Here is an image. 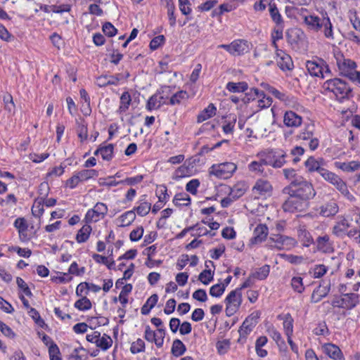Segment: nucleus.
I'll return each instance as SVG.
<instances>
[{"label":"nucleus","mask_w":360,"mask_h":360,"mask_svg":"<svg viewBox=\"0 0 360 360\" xmlns=\"http://www.w3.org/2000/svg\"><path fill=\"white\" fill-rule=\"evenodd\" d=\"M221 189L226 193H229L232 198L238 200L242 197L248 190V186L244 181L236 183L232 188L226 185H221Z\"/></svg>","instance_id":"2eb2a0df"},{"label":"nucleus","mask_w":360,"mask_h":360,"mask_svg":"<svg viewBox=\"0 0 360 360\" xmlns=\"http://www.w3.org/2000/svg\"><path fill=\"white\" fill-rule=\"evenodd\" d=\"M91 231V226H82L76 235V240L77 243H81L86 242L89 239Z\"/></svg>","instance_id":"79ce46f5"},{"label":"nucleus","mask_w":360,"mask_h":360,"mask_svg":"<svg viewBox=\"0 0 360 360\" xmlns=\"http://www.w3.org/2000/svg\"><path fill=\"white\" fill-rule=\"evenodd\" d=\"M268 235V226H256L254 236L251 239L252 244H258L264 241Z\"/></svg>","instance_id":"a878e982"},{"label":"nucleus","mask_w":360,"mask_h":360,"mask_svg":"<svg viewBox=\"0 0 360 360\" xmlns=\"http://www.w3.org/2000/svg\"><path fill=\"white\" fill-rule=\"evenodd\" d=\"M214 271L210 269L203 270L199 275L198 279L205 285H207L213 280Z\"/></svg>","instance_id":"13d9d810"},{"label":"nucleus","mask_w":360,"mask_h":360,"mask_svg":"<svg viewBox=\"0 0 360 360\" xmlns=\"http://www.w3.org/2000/svg\"><path fill=\"white\" fill-rule=\"evenodd\" d=\"M269 13L272 20L277 25H284L283 18L275 4H269Z\"/></svg>","instance_id":"58836bf2"},{"label":"nucleus","mask_w":360,"mask_h":360,"mask_svg":"<svg viewBox=\"0 0 360 360\" xmlns=\"http://www.w3.org/2000/svg\"><path fill=\"white\" fill-rule=\"evenodd\" d=\"M283 123L288 127H298L302 123V117L292 110L286 111L283 116Z\"/></svg>","instance_id":"a211bd4d"},{"label":"nucleus","mask_w":360,"mask_h":360,"mask_svg":"<svg viewBox=\"0 0 360 360\" xmlns=\"http://www.w3.org/2000/svg\"><path fill=\"white\" fill-rule=\"evenodd\" d=\"M271 338L275 340L280 347V349H285L286 348L285 342L282 340L281 333L274 328H272L270 331Z\"/></svg>","instance_id":"052dcab7"},{"label":"nucleus","mask_w":360,"mask_h":360,"mask_svg":"<svg viewBox=\"0 0 360 360\" xmlns=\"http://www.w3.org/2000/svg\"><path fill=\"white\" fill-rule=\"evenodd\" d=\"M118 81V78L114 76L101 75L96 78V84L100 87H104L108 85H117Z\"/></svg>","instance_id":"7c9ffc66"},{"label":"nucleus","mask_w":360,"mask_h":360,"mask_svg":"<svg viewBox=\"0 0 360 360\" xmlns=\"http://www.w3.org/2000/svg\"><path fill=\"white\" fill-rule=\"evenodd\" d=\"M188 97V94L186 91H179L170 98L169 104L172 105H179L186 101Z\"/></svg>","instance_id":"c9c22d12"},{"label":"nucleus","mask_w":360,"mask_h":360,"mask_svg":"<svg viewBox=\"0 0 360 360\" xmlns=\"http://www.w3.org/2000/svg\"><path fill=\"white\" fill-rule=\"evenodd\" d=\"M114 146L112 144L109 143L106 146H100L95 152L94 155H98L100 154L103 160L110 161L113 157Z\"/></svg>","instance_id":"bb28decb"},{"label":"nucleus","mask_w":360,"mask_h":360,"mask_svg":"<svg viewBox=\"0 0 360 360\" xmlns=\"http://www.w3.org/2000/svg\"><path fill=\"white\" fill-rule=\"evenodd\" d=\"M283 328L287 337L290 338L293 332V319L290 314H286L285 316Z\"/></svg>","instance_id":"de8ad7c7"},{"label":"nucleus","mask_w":360,"mask_h":360,"mask_svg":"<svg viewBox=\"0 0 360 360\" xmlns=\"http://www.w3.org/2000/svg\"><path fill=\"white\" fill-rule=\"evenodd\" d=\"M224 302L226 305V314L228 316H231L238 311L242 303V294L240 289L230 292Z\"/></svg>","instance_id":"6e6552de"},{"label":"nucleus","mask_w":360,"mask_h":360,"mask_svg":"<svg viewBox=\"0 0 360 360\" xmlns=\"http://www.w3.org/2000/svg\"><path fill=\"white\" fill-rule=\"evenodd\" d=\"M224 285L215 284L210 288V295L212 297H219L224 293Z\"/></svg>","instance_id":"338daca9"},{"label":"nucleus","mask_w":360,"mask_h":360,"mask_svg":"<svg viewBox=\"0 0 360 360\" xmlns=\"http://www.w3.org/2000/svg\"><path fill=\"white\" fill-rule=\"evenodd\" d=\"M173 202L176 206H188L191 203V198L186 193H179L175 195Z\"/></svg>","instance_id":"4c0bfd02"},{"label":"nucleus","mask_w":360,"mask_h":360,"mask_svg":"<svg viewBox=\"0 0 360 360\" xmlns=\"http://www.w3.org/2000/svg\"><path fill=\"white\" fill-rule=\"evenodd\" d=\"M219 47L225 49L233 56H240L249 51V46L244 40H235L230 44H221Z\"/></svg>","instance_id":"4468645a"},{"label":"nucleus","mask_w":360,"mask_h":360,"mask_svg":"<svg viewBox=\"0 0 360 360\" xmlns=\"http://www.w3.org/2000/svg\"><path fill=\"white\" fill-rule=\"evenodd\" d=\"M303 19L309 30L314 32H319L321 30L323 18H321L315 15H309L303 16Z\"/></svg>","instance_id":"6ab92c4d"},{"label":"nucleus","mask_w":360,"mask_h":360,"mask_svg":"<svg viewBox=\"0 0 360 360\" xmlns=\"http://www.w3.org/2000/svg\"><path fill=\"white\" fill-rule=\"evenodd\" d=\"M338 211V206L335 202L331 201L321 207V214L323 217L335 215Z\"/></svg>","instance_id":"473e14b6"},{"label":"nucleus","mask_w":360,"mask_h":360,"mask_svg":"<svg viewBox=\"0 0 360 360\" xmlns=\"http://www.w3.org/2000/svg\"><path fill=\"white\" fill-rule=\"evenodd\" d=\"M321 29L324 37L327 39L333 42L338 41L333 32V26L328 16L323 17V22H322Z\"/></svg>","instance_id":"5701e85b"},{"label":"nucleus","mask_w":360,"mask_h":360,"mask_svg":"<svg viewBox=\"0 0 360 360\" xmlns=\"http://www.w3.org/2000/svg\"><path fill=\"white\" fill-rule=\"evenodd\" d=\"M304 148L302 146H295L290 150V155L293 156L292 162L297 164L300 161V156H302L304 153Z\"/></svg>","instance_id":"680f3d73"},{"label":"nucleus","mask_w":360,"mask_h":360,"mask_svg":"<svg viewBox=\"0 0 360 360\" xmlns=\"http://www.w3.org/2000/svg\"><path fill=\"white\" fill-rule=\"evenodd\" d=\"M304 165L309 172H317L321 174V170H323L324 160L323 158L316 159L314 157H309L304 162Z\"/></svg>","instance_id":"aec40b11"},{"label":"nucleus","mask_w":360,"mask_h":360,"mask_svg":"<svg viewBox=\"0 0 360 360\" xmlns=\"http://www.w3.org/2000/svg\"><path fill=\"white\" fill-rule=\"evenodd\" d=\"M81 181H85L91 178L98 176V172L95 169H83L77 172Z\"/></svg>","instance_id":"5fc2aeb1"},{"label":"nucleus","mask_w":360,"mask_h":360,"mask_svg":"<svg viewBox=\"0 0 360 360\" xmlns=\"http://www.w3.org/2000/svg\"><path fill=\"white\" fill-rule=\"evenodd\" d=\"M186 351V347L181 340L176 339L173 341L172 347V354L174 356H180L183 355Z\"/></svg>","instance_id":"ea45409f"},{"label":"nucleus","mask_w":360,"mask_h":360,"mask_svg":"<svg viewBox=\"0 0 360 360\" xmlns=\"http://www.w3.org/2000/svg\"><path fill=\"white\" fill-rule=\"evenodd\" d=\"M324 180L333 185L342 195H349L346 183L336 174L324 169L320 174Z\"/></svg>","instance_id":"0eeeda50"},{"label":"nucleus","mask_w":360,"mask_h":360,"mask_svg":"<svg viewBox=\"0 0 360 360\" xmlns=\"http://www.w3.org/2000/svg\"><path fill=\"white\" fill-rule=\"evenodd\" d=\"M145 350V342L143 340L139 338L136 340V341L132 342L131 347H130V352L132 354H137L142 352H144Z\"/></svg>","instance_id":"bf43d9fd"},{"label":"nucleus","mask_w":360,"mask_h":360,"mask_svg":"<svg viewBox=\"0 0 360 360\" xmlns=\"http://www.w3.org/2000/svg\"><path fill=\"white\" fill-rule=\"evenodd\" d=\"M43 202L44 201L42 198L40 197H38L37 199H35L32 207V212L34 215L39 217L41 214H42L44 206Z\"/></svg>","instance_id":"3c124183"},{"label":"nucleus","mask_w":360,"mask_h":360,"mask_svg":"<svg viewBox=\"0 0 360 360\" xmlns=\"http://www.w3.org/2000/svg\"><path fill=\"white\" fill-rule=\"evenodd\" d=\"M254 327L255 326L252 322H250L245 319L238 330L240 336L241 338H245L252 330Z\"/></svg>","instance_id":"09e8293b"},{"label":"nucleus","mask_w":360,"mask_h":360,"mask_svg":"<svg viewBox=\"0 0 360 360\" xmlns=\"http://www.w3.org/2000/svg\"><path fill=\"white\" fill-rule=\"evenodd\" d=\"M226 89L232 93L244 92L248 88V85L245 82H228L226 86Z\"/></svg>","instance_id":"72a5a7b5"},{"label":"nucleus","mask_w":360,"mask_h":360,"mask_svg":"<svg viewBox=\"0 0 360 360\" xmlns=\"http://www.w3.org/2000/svg\"><path fill=\"white\" fill-rule=\"evenodd\" d=\"M323 89L325 91L333 93L339 102L348 100L352 92L350 86L338 78L326 80L323 84Z\"/></svg>","instance_id":"f03ea898"},{"label":"nucleus","mask_w":360,"mask_h":360,"mask_svg":"<svg viewBox=\"0 0 360 360\" xmlns=\"http://www.w3.org/2000/svg\"><path fill=\"white\" fill-rule=\"evenodd\" d=\"M359 303V295L355 293L343 294L341 297L335 298L332 302L335 307L344 308L347 309H353Z\"/></svg>","instance_id":"f8f14e48"},{"label":"nucleus","mask_w":360,"mask_h":360,"mask_svg":"<svg viewBox=\"0 0 360 360\" xmlns=\"http://www.w3.org/2000/svg\"><path fill=\"white\" fill-rule=\"evenodd\" d=\"M156 195L158 197L160 202H164L166 201L169 198L167 187L164 185L159 186L156 190Z\"/></svg>","instance_id":"69168bd1"},{"label":"nucleus","mask_w":360,"mask_h":360,"mask_svg":"<svg viewBox=\"0 0 360 360\" xmlns=\"http://www.w3.org/2000/svg\"><path fill=\"white\" fill-rule=\"evenodd\" d=\"M337 168L342 169L344 172H351L360 169V162L351 161L349 162H335Z\"/></svg>","instance_id":"c85d7f7f"},{"label":"nucleus","mask_w":360,"mask_h":360,"mask_svg":"<svg viewBox=\"0 0 360 360\" xmlns=\"http://www.w3.org/2000/svg\"><path fill=\"white\" fill-rule=\"evenodd\" d=\"M236 122V117L229 116L223 123L222 129L226 134H232L234 131V127Z\"/></svg>","instance_id":"a19ab883"},{"label":"nucleus","mask_w":360,"mask_h":360,"mask_svg":"<svg viewBox=\"0 0 360 360\" xmlns=\"http://www.w3.org/2000/svg\"><path fill=\"white\" fill-rule=\"evenodd\" d=\"M298 236L303 245L306 247H309L314 242L311 234L305 229H299Z\"/></svg>","instance_id":"49530a36"},{"label":"nucleus","mask_w":360,"mask_h":360,"mask_svg":"<svg viewBox=\"0 0 360 360\" xmlns=\"http://www.w3.org/2000/svg\"><path fill=\"white\" fill-rule=\"evenodd\" d=\"M309 201L298 198L295 195H289L288 198L283 204V209L285 212H294L295 211H303L307 208Z\"/></svg>","instance_id":"9d476101"},{"label":"nucleus","mask_w":360,"mask_h":360,"mask_svg":"<svg viewBox=\"0 0 360 360\" xmlns=\"http://www.w3.org/2000/svg\"><path fill=\"white\" fill-rule=\"evenodd\" d=\"M200 186V181L197 179H193L188 181L186 185V190L193 195H195L198 192V188Z\"/></svg>","instance_id":"0e129e2a"},{"label":"nucleus","mask_w":360,"mask_h":360,"mask_svg":"<svg viewBox=\"0 0 360 360\" xmlns=\"http://www.w3.org/2000/svg\"><path fill=\"white\" fill-rule=\"evenodd\" d=\"M158 301V296L157 294L152 295L141 307V311L143 315H147L150 310L155 306Z\"/></svg>","instance_id":"e433bc0d"},{"label":"nucleus","mask_w":360,"mask_h":360,"mask_svg":"<svg viewBox=\"0 0 360 360\" xmlns=\"http://www.w3.org/2000/svg\"><path fill=\"white\" fill-rule=\"evenodd\" d=\"M306 68L312 77H324L325 73L329 72L325 62L320 58L307 61Z\"/></svg>","instance_id":"9b49d317"},{"label":"nucleus","mask_w":360,"mask_h":360,"mask_svg":"<svg viewBox=\"0 0 360 360\" xmlns=\"http://www.w3.org/2000/svg\"><path fill=\"white\" fill-rule=\"evenodd\" d=\"M217 108L213 103H210L207 108L200 112L198 115V122H202L216 115Z\"/></svg>","instance_id":"cd10ccee"},{"label":"nucleus","mask_w":360,"mask_h":360,"mask_svg":"<svg viewBox=\"0 0 360 360\" xmlns=\"http://www.w3.org/2000/svg\"><path fill=\"white\" fill-rule=\"evenodd\" d=\"M272 193L273 186L265 179H257L252 188V194L255 199H266L271 196Z\"/></svg>","instance_id":"423d86ee"},{"label":"nucleus","mask_w":360,"mask_h":360,"mask_svg":"<svg viewBox=\"0 0 360 360\" xmlns=\"http://www.w3.org/2000/svg\"><path fill=\"white\" fill-rule=\"evenodd\" d=\"M237 169V165L231 162L214 164L209 168V174L218 179H228L231 178Z\"/></svg>","instance_id":"20e7f679"},{"label":"nucleus","mask_w":360,"mask_h":360,"mask_svg":"<svg viewBox=\"0 0 360 360\" xmlns=\"http://www.w3.org/2000/svg\"><path fill=\"white\" fill-rule=\"evenodd\" d=\"M315 127L312 124H305L304 127L297 134V141H309V147L315 150L319 146V140L314 136Z\"/></svg>","instance_id":"39448f33"},{"label":"nucleus","mask_w":360,"mask_h":360,"mask_svg":"<svg viewBox=\"0 0 360 360\" xmlns=\"http://www.w3.org/2000/svg\"><path fill=\"white\" fill-rule=\"evenodd\" d=\"M264 158H262L259 161H252L248 165V170L256 175H261L264 172L263 166L265 165L264 164L263 160Z\"/></svg>","instance_id":"37998d69"},{"label":"nucleus","mask_w":360,"mask_h":360,"mask_svg":"<svg viewBox=\"0 0 360 360\" xmlns=\"http://www.w3.org/2000/svg\"><path fill=\"white\" fill-rule=\"evenodd\" d=\"M107 212V206L103 202H97L92 209L88 210L84 220L87 224L96 223L103 219Z\"/></svg>","instance_id":"ddd939ff"},{"label":"nucleus","mask_w":360,"mask_h":360,"mask_svg":"<svg viewBox=\"0 0 360 360\" xmlns=\"http://www.w3.org/2000/svg\"><path fill=\"white\" fill-rule=\"evenodd\" d=\"M254 93L258 96L259 99L256 101L257 107L259 110L269 108L272 103V98L266 96L265 94L257 89H254Z\"/></svg>","instance_id":"393cba45"},{"label":"nucleus","mask_w":360,"mask_h":360,"mask_svg":"<svg viewBox=\"0 0 360 360\" xmlns=\"http://www.w3.org/2000/svg\"><path fill=\"white\" fill-rule=\"evenodd\" d=\"M75 307L80 311L89 310L91 308V302L86 296L82 297L81 299L77 300L74 304Z\"/></svg>","instance_id":"a18cd8bd"},{"label":"nucleus","mask_w":360,"mask_h":360,"mask_svg":"<svg viewBox=\"0 0 360 360\" xmlns=\"http://www.w3.org/2000/svg\"><path fill=\"white\" fill-rule=\"evenodd\" d=\"M316 243L317 250L321 252L331 253L334 251L333 243L330 241V238L328 235L319 236L316 239Z\"/></svg>","instance_id":"412c9836"},{"label":"nucleus","mask_w":360,"mask_h":360,"mask_svg":"<svg viewBox=\"0 0 360 360\" xmlns=\"http://www.w3.org/2000/svg\"><path fill=\"white\" fill-rule=\"evenodd\" d=\"M349 18L350 22L353 26V27L360 32V20L356 17V11L354 10H350L349 11Z\"/></svg>","instance_id":"774afa93"},{"label":"nucleus","mask_w":360,"mask_h":360,"mask_svg":"<svg viewBox=\"0 0 360 360\" xmlns=\"http://www.w3.org/2000/svg\"><path fill=\"white\" fill-rule=\"evenodd\" d=\"M165 103V98L160 92L153 94L146 103V109L149 111L157 110Z\"/></svg>","instance_id":"4be33fe9"},{"label":"nucleus","mask_w":360,"mask_h":360,"mask_svg":"<svg viewBox=\"0 0 360 360\" xmlns=\"http://www.w3.org/2000/svg\"><path fill=\"white\" fill-rule=\"evenodd\" d=\"M323 354L334 360H345L344 355L338 346L332 343H326L321 347Z\"/></svg>","instance_id":"dca6fc26"},{"label":"nucleus","mask_w":360,"mask_h":360,"mask_svg":"<svg viewBox=\"0 0 360 360\" xmlns=\"http://www.w3.org/2000/svg\"><path fill=\"white\" fill-rule=\"evenodd\" d=\"M135 218V213L133 211H129L120 217V221L121 225H131Z\"/></svg>","instance_id":"864d4df0"},{"label":"nucleus","mask_w":360,"mask_h":360,"mask_svg":"<svg viewBox=\"0 0 360 360\" xmlns=\"http://www.w3.org/2000/svg\"><path fill=\"white\" fill-rule=\"evenodd\" d=\"M283 174L286 179L290 181L288 186H294L298 181L299 177H303L299 175L296 170L292 168H286L283 169Z\"/></svg>","instance_id":"f704fd0d"},{"label":"nucleus","mask_w":360,"mask_h":360,"mask_svg":"<svg viewBox=\"0 0 360 360\" xmlns=\"http://www.w3.org/2000/svg\"><path fill=\"white\" fill-rule=\"evenodd\" d=\"M277 64L283 71L291 70L294 65L291 57L282 50L277 51Z\"/></svg>","instance_id":"f3484780"},{"label":"nucleus","mask_w":360,"mask_h":360,"mask_svg":"<svg viewBox=\"0 0 360 360\" xmlns=\"http://www.w3.org/2000/svg\"><path fill=\"white\" fill-rule=\"evenodd\" d=\"M150 209L151 204L143 200H140L139 205L136 208L137 213L142 217L146 215Z\"/></svg>","instance_id":"6e6d98bb"},{"label":"nucleus","mask_w":360,"mask_h":360,"mask_svg":"<svg viewBox=\"0 0 360 360\" xmlns=\"http://www.w3.org/2000/svg\"><path fill=\"white\" fill-rule=\"evenodd\" d=\"M18 228L20 239L22 242H27L32 239L37 233L34 226H16Z\"/></svg>","instance_id":"b1692460"},{"label":"nucleus","mask_w":360,"mask_h":360,"mask_svg":"<svg viewBox=\"0 0 360 360\" xmlns=\"http://www.w3.org/2000/svg\"><path fill=\"white\" fill-rule=\"evenodd\" d=\"M49 354L50 360H62L61 357L60 356V349L56 343H53L49 346Z\"/></svg>","instance_id":"e2e57ef3"},{"label":"nucleus","mask_w":360,"mask_h":360,"mask_svg":"<svg viewBox=\"0 0 360 360\" xmlns=\"http://www.w3.org/2000/svg\"><path fill=\"white\" fill-rule=\"evenodd\" d=\"M112 345V338L106 335L103 334L102 337H99L98 342L96 343V346L98 347H100L101 349L105 351L108 349Z\"/></svg>","instance_id":"c03bdc74"},{"label":"nucleus","mask_w":360,"mask_h":360,"mask_svg":"<svg viewBox=\"0 0 360 360\" xmlns=\"http://www.w3.org/2000/svg\"><path fill=\"white\" fill-rule=\"evenodd\" d=\"M283 193L295 195L307 201L316 195L312 184L304 177H299L298 181L294 186H285L283 189Z\"/></svg>","instance_id":"f257e3e1"},{"label":"nucleus","mask_w":360,"mask_h":360,"mask_svg":"<svg viewBox=\"0 0 360 360\" xmlns=\"http://www.w3.org/2000/svg\"><path fill=\"white\" fill-rule=\"evenodd\" d=\"M131 102V95L128 91H124L120 96V107L117 112L119 114L125 112L129 109Z\"/></svg>","instance_id":"2f4dec72"},{"label":"nucleus","mask_w":360,"mask_h":360,"mask_svg":"<svg viewBox=\"0 0 360 360\" xmlns=\"http://www.w3.org/2000/svg\"><path fill=\"white\" fill-rule=\"evenodd\" d=\"M270 267L269 265H264L259 268L255 273L252 274V276L259 280L265 279L269 274Z\"/></svg>","instance_id":"4d7b16f0"},{"label":"nucleus","mask_w":360,"mask_h":360,"mask_svg":"<svg viewBox=\"0 0 360 360\" xmlns=\"http://www.w3.org/2000/svg\"><path fill=\"white\" fill-rule=\"evenodd\" d=\"M330 292V286L327 287H317L314 291L311 297V302L317 303L320 302L322 298L327 296Z\"/></svg>","instance_id":"c756f323"},{"label":"nucleus","mask_w":360,"mask_h":360,"mask_svg":"<svg viewBox=\"0 0 360 360\" xmlns=\"http://www.w3.org/2000/svg\"><path fill=\"white\" fill-rule=\"evenodd\" d=\"M190 169L188 166L184 165L179 167L174 172L173 178L176 180H179L181 178L190 176Z\"/></svg>","instance_id":"8fccbe9b"},{"label":"nucleus","mask_w":360,"mask_h":360,"mask_svg":"<svg viewBox=\"0 0 360 360\" xmlns=\"http://www.w3.org/2000/svg\"><path fill=\"white\" fill-rule=\"evenodd\" d=\"M334 57L340 72L352 81L360 83V72L356 70V63L345 58L340 51L334 52Z\"/></svg>","instance_id":"7ed1b4c3"},{"label":"nucleus","mask_w":360,"mask_h":360,"mask_svg":"<svg viewBox=\"0 0 360 360\" xmlns=\"http://www.w3.org/2000/svg\"><path fill=\"white\" fill-rule=\"evenodd\" d=\"M287 154L282 150H270L263 160L264 164L271 165L274 168H281L286 163Z\"/></svg>","instance_id":"1a4fd4ad"},{"label":"nucleus","mask_w":360,"mask_h":360,"mask_svg":"<svg viewBox=\"0 0 360 360\" xmlns=\"http://www.w3.org/2000/svg\"><path fill=\"white\" fill-rule=\"evenodd\" d=\"M166 6L167 7L169 24L171 26H174L176 24V17L174 15L175 6L172 0H166Z\"/></svg>","instance_id":"603ef678"}]
</instances>
